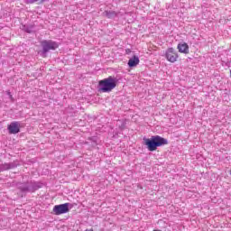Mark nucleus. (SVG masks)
Segmentation results:
<instances>
[{
	"label": "nucleus",
	"instance_id": "6",
	"mask_svg": "<svg viewBox=\"0 0 231 231\" xmlns=\"http://www.w3.org/2000/svg\"><path fill=\"white\" fill-rule=\"evenodd\" d=\"M21 124H19V122L17 121H14V122H12L8 126H7V129L10 133V134H17V133H20L21 131Z\"/></svg>",
	"mask_w": 231,
	"mask_h": 231
},
{
	"label": "nucleus",
	"instance_id": "5",
	"mask_svg": "<svg viewBox=\"0 0 231 231\" xmlns=\"http://www.w3.org/2000/svg\"><path fill=\"white\" fill-rule=\"evenodd\" d=\"M178 52L174 51V48H169L165 52V58L169 62H176L178 60Z\"/></svg>",
	"mask_w": 231,
	"mask_h": 231
},
{
	"label": "nucleus",
	"instance_id": "9",
	"mask_svg": "<svg viewBox=\"0 0 231 231\" xmlns=\"http://www.w3.org/2000/svg\"><path fill=\"white\" fill-rule=\"evenodd\" d=\"M139 64H140V58H138V56H134L128 60L129 68H135V66H138Z\"/></svg>",
	"mask_w": 231,
	"mask_h": 231
},
{
	"label": "nucleus",
	"instance_id": "4",
	"mask_svg": "<svg viewBox=\"0 0 231 231\" xmlns=\"http://www.w3.org/2000/svg\"><path fill=\"white\" fill-rule=\"evenodd\" d=\"M69 207H71L70 203L56 205L53 207L52 211L55 216H61V214H68V212H69Z\"/></svg>",
	"mask_w": 231,
	"mask_h": 231
},
{
	"label": "nucleus",
	"instance_id": "1",
	"mask_svg": "<svg viewBox=\"0 0 231 231\" xmlns=\"http://www.w3.org/2000/svg\"><path fill=\"white\" fill-rule=\"evenodd\" d=\"M143 142L146 149H148V151H150L151 152L156 151L158 147H162V145H167V143H169V141H167V139L160 135H153L152 136V138H143Z\"/></svg>",
	"mask_w": 231,
	"mask_h": 231
},
{
	"label": "nucleus",
	"instance_id": "10",
	"mask_svg": "<svg viewBox=\"0 0 231 231\" xmlns=\"http://www.w3.org/2000/svg\"><path fill=\"white\" fill-rule=\"evenodd\" d=\"M17 165L14 162H5L0 165V171H10V169H15Z\"/></svg>",
	"mask_w": 231,
	"mask_h": 231
},
{
	"label": "nucleus",
	"instance_id": "11",
	"mask_svg": "<svg viewBox=\"0 0 231 231\" xmlns=\"http://www.w3.org/2000/svg\"><path fill=\"white\" fill-rule=\"evenodd\" d=\"M103 14L107 19H115L118 15V13L115 11H105Z\"/></svg>",
	"mask_w": 231,
	"mask_h": 231
},
{
	"label": "nucleus",
	"instance_id": "15",
	"mask_svg": "<svg viewBox=\"0 0 231 231\" xmlns=\"http://www.w3.org/2000/svg\"><path fill=\"white\" fill-rule=\"evenodd\" d=\"M28 33H30V31H27Z\"/></svg>",
	"mask_w": 231,
	"mask_h": 231
},
{
	"label": "nucleus",
	"instance_id": "8",
	"mask_svg": "<svg viewBox=\"0 0 231 231\" xmlns=\"http://www.w3.org/2000/svg\"><path fill=\"white\" fill-rule=\"evenodd\" d=\"M177 50L180 53H185L186 55L189 53V44L186 42L179 43L177 46Z\"/></svg>",
	"mask_w": 231,
	"mask_h": 231
},
{
	"label": "nucleus",
	"instance_id": "7",
	"mask_svg": "<svg viewBox=\"0 0 231 231\" xmlns=\"http://www.w3.org/2000/svg\"><path fill=\"white\" fill-rule=\"evenodd\" d=\"M18 189L22 192H32L35 190V188H33V183L32 182H26V183H22L18 185Z\"/></svg>",
	"mask_w": 231,
	"mask_h": 231
},
{
	"label": "nucleus",
	"instance_id": "13",
	"mask_svg": "<svg viewBox=\"0 0 231 231\" xmlns=\"http://www.w3.org/2000/svg\"><path fill=\"white\" fill-rule=\"evenodd\" d=\"M7 95H9L10 98H12V93H10V91L7 92Z\"/></svg>",
	"mask_w": 231,
	"mask_h": 231
},
{
	"label": "nucleus",
	"instance_id": "2",
	"mask_svg": "<svg viewBox=\"0 0 231 231\" xmlns=\"http://www.w3.org/2000/svg\"><path fill=\"white\" fill-rule=\"evenodd\" d=\"M117 82L118 79L116 78L110 76L99 81V88L103 93H110V91H113L116 88Z\"/></svg>",
	"mask_w": 231,
	"mask_h": 231
},
{
	"label": "nucleus",
	"instance_id": "3",
	"mask_svg": "<svg viewBox=\"0 0 231 231\" xmlns=\"http://www.w3.org/2000/svg\"><path fill=\"white\" fill-rule=\"evenodd\" d=\"M41 46L42 51L40 52V55L45 59L49 51H55L59 48V43L51 40H44L41 42Z\"/></svg>",
	"mask_w": 231,
	"mask_h": 231
},
{
	"label": "nucleus",
	"instance_id": "12",
	"mask_svg": "<svg viewBox=\"0 0 231 231\" xmlns=\"http://www.w3.org/2000/svg\"><path fill=\"white\" fill-rule=\"evenodd\" d=\"M25 5H33L34 3H38L40 1L41 3H44L46 0H23Z\"/></svg>",
	"mask_w": 231,
	"mask_h": 231
},
{
	"label": "nucleus",
	"instance_id": "14",
	"mask_svg": "<svg viewBox=\"0 0 231 231\" xmlns=\"http://www.w3.org/2000/svg\"><path fill=\"white\" fill-rule=\"evenodd\" d=\"M85 231H93V229H86Z\"/></svg>",
	"mask_w": 231,
	"mask_h": 231
}]
</instances>
